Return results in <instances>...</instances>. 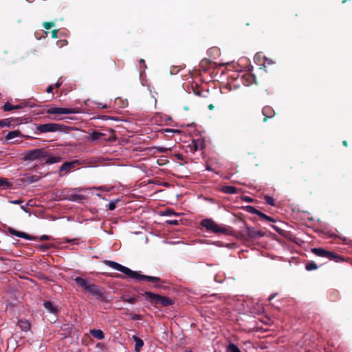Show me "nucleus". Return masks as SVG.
<instances>
[{
    "instance_id": "1",
    "label": "nucleus",
    "mask_w": 352,
    "mask_h": 352,
    "mask_svg": "<svg viewBox=\"0 0 352 352\" xmlns=\"http://www.w3.org/2000/svg\"><path fill=\"white\" fill-rule=\"evenodd\" d=\"M103 263L106 265H107L114 270H116L126 274L129 277H130L133 279H135L136 280L148 281V282L153 283H154L153 287L156 289L162 288L163 287L162 284L166 283V281L165 280H162L159 277L141 274L138 272L133 271L131 269H129L125 266H123L121 264H120L117 262H115V261H109V260H104Z\"/></svg>"
},
{
    "instance_id": "2",
    "label": "nucleus",
    "mask_w": 352,
    "mask_h": 352,
    "mask_svg": "<svg viewBox=\"0 0 352 352\" xmlns=\"http://www.w3.org/2000/svg\"><path fill=\"white\" fill-rule=\"evenodd\" d=\"M76 283L84 290L89 292L91 295L96 296L98 299L103 301L105 296L100 287L88 282L82 277L77 276L74 278Z\"/></svg>"
},
{
    "instance_id": "3",
    "label": "nucleus",
    "mask_w": 352,
    "mask_h": 352,
    "mask_svg": "<svg viewBox=\"0 0 352 352\" xmlns=\"http://www.w3.org/2000/svg\"><path fill=\"white\" fill-rule=\"evenodd\" d=\"M146 299L149 300L151 304L160 305L162 307H168L174 304L173 300L167 296H161L151 292H145L142 294Z\"/></svg>"
},
{
    "instance_id": "4",
    "label": "nucleus",
    "mask_w": 352,
    "mask_h": 352,
    "mask_svg": "<svg viewBox=\"0 0 352 352\" xmlns=\"http://www.w3.org/2000/svg\"><path fill=\"white\" fill-rule=\"evenodd\" d=\"M311 251L315 255L320 257L327 258L329 261H334L337 263L343 261L342 257L337 253L326 250L322 248H314Z\"/></svg>"
},
{
    "instance_id": "5",
    "label": "nucleus",
    "mask_w": 352,
    "mask_h": 352,
    "mask_svg": "<svg viewBox=\"0 0 352 352\" xmlns=\"http://www.w3.org/2000/svg\"><path fill=\"white\" fill-rule=\"evenodd\" d=\"M47 157V151L45 148H35L25 152L24 160H43Z\"/></svg>"
},
{
    "instance_id": "6",
    "label": "nucleus",
    "mask_w": 352,
    "mask_h": 352,
    "mask_svg": "<svg viewBox=\"0 0 352 352\" xmlns=\"http://www.w3.org/2000/svg\"><path fill=\"white\" fill-rule=\"evenodd\" d=\"M66 126L63 124L57 123H47L43 124H39L36 126V131L41 133H45L48 132H56L62 131Z\"/></svg>"
},
{
    "instance_id": "7",
    "label": "nucleus",
    "mask_w": 352,
    "mask_h": 352,
    "mask_svg": "<svg viewBox=\"0 0 352 352\" xmlns=\"http://www.w3.org/2000/svg\"><path fill=\"white\" fill-rule=\"evenodd\" d=\"M200 225L202 228H205L206 230L209 233L218 234L220 233V226H219L212 219H204L200 222Z\"/></svg>"
},
{
    "instance_id": "8",
    "label": "nucleus",
    "mask_w": 352,
    "mask_h": 352,
    "mask_svg": "<svg viewBox=\"0 0 352 352\" xmlns=\"http://www.w3.org/2000/svg\"><path fill=\"white\" fill-rule=\"evenodd\" d=\"M80 164H81L80 161L78 160H75L72 162H65L60 166L58 173L60 176H63L65 173H67L71 170L75 168L77 166Z\"/></svg>"
},
{
    "instance_id": "9",
    "label": "nucleus",
    "mask_w": 352,
    "mask_h": 352,
    "mask_svg": "<svg viewBox=\"0 0 352 352\" xmlns=\"http://www.w3.org/2000/svg\"><path fill=\"white\" fill-rule=\"evenodd\" d=\"M78 112V110L73 108L51 107L47 110L48 114H71Z\"/></svg>"
},
{
    "instance_id": "10",
    "label": "nucleus",
    "mask_w": 352,
    "mask_h": 352,
    "mask_svg": "<svg viewBox=\"0 0 352 352\" xmlns=\"http://www.w3.org/2000/svg\"><path fill=\"white\" fill-rule=\"evenodd\" d=\"M247 234L251 239H259L265 236V232L261 230H257L251 226H246Z\"/></svg>"
},
{
    "instance_id": "11",
    "label": "nucleus",
    "mask_w": 352,
    "mask_h": 352,
    "mask_svg": "<svg viewBox=\"0 0 352 352\" xmlns=\"http://www.w3.org/2000/svg\"><path fill=\"white\" fill-rule=\"evenodd\" d=\"M8 232L11 234H12L14 236H18V237H20V238H23V239H28V240H36L38 239L37 236L30 235V234H27L25 232H20V231L16 230H14L12 228H8Z\"/></svg>"
},
{
    "instance_id": "12",
    "label": "nucleus",
    "mask_w": 352,
    "mask_h": 352,
    "mask_svg": "<svg viewBox=\"0 0 352 352\" xmlns=\"http://www.w3.org/2000/svg\"><path fill=\"white\" fill-rule=\"evenodd\" d=\"M262 113L264 116L263 122H265L270 118H272L275 116V111L270 106H265L262 109Z\"/></svg>"
},
{
    "instance_id": "13",
    "label": "nucleus",
    "mask_w": 352,
    "mask_h": 352,
    "mask_svg": "<svg viewBox=\"0 0 352 352\" xmlns=\"http://www.w3.org/2000/svg\"><path fill=\"white\" fill-rule=\"evenodd\" d=\"M25 106H26V104H23V103L17 104V105H12L10 102H6L4 104L3 109L5 111H12L14 109H23Z\"/></svg>"
},
{
    "instance_id": "14",
    "label": "nucleus",
    "mask_w": 352,
    "mask_h": 352,
    "mask_svg": "<svg viewBox=\"0 0 352 352\" xmlns=\"http://www.w3.org/2000/svg\"><path fill=\"white\" fill-rule=\"evenodd\" d=\"M105 134L100 133L97 131H93L91 133H90V140L91 141H96L100 140H105Z\"/></svg>"
},
{
    "instance_id": "15",
    "label": "nucleus",
    "mask_w": 352,
    "mask_h": 352,
    "mask_svg": "<svg viewBox=\"0 0 352 352\" xmlns=\"http://www.w3.org/2000/svg\"><path fill=\"white\" fill-rule=\"evenodd\" d=\"M89 333L95 338L98 340H102L104 338V333L100 329H91Z\"/></svg>"
},
{
    "instance_id": "16",
    "label": "nucleus",
    "mask_w": 352,
    "mask_h": 352,
    "mask_svg": "<svg viewBox=\"0 0 352 352\" xmlns=\"http://www.w3.org/2000/svg\"><path fill=\"white\" fill-rule=\"evenodd\" d=\"M192 89L195 95L200 97H206V94H208V91H205L199 88L197 84L192 85Z\"/></svg>"
},
{
    "instance_id": "17",
    "label": "nucleus",
    "mask_w": 352,
    "mask_h": 352,
    "mask_svg": "<svg viewBox=\"0 0 352 352\" xmlns=\"http://www.w3.org/2000/svg\"><path fill=\"white\" fill-rule=\"evenodd\" d=\"M47 154H49L47 153ZM62 158L59 156H49L47 155V157L45 158V163L47 164H52L60 162L61 161Z\"/></svg>"
},
{
    "instance_id": "18",
    "label": "nucleus",
    "mask_w": 352,
    "mask_h": 352,
    "mask_svg": "<svg viewBox=\"0 0 352 352\" xmlns=\"http://www.w3.org/2000/svg\"><path fill=\"white\" fill-rule=\"evenodd\" d=\"M44 307L52 314H56L58 311L57 307H56L50 301H45L43 302Z\"/></svg>"
},
{
    "instance_id": "19",
    "label": "nucleus",
    "mask_w": 352,
    "mask_h": 352,
    "mask_svg": "<svg viewBox=\"0 0 352 352\" xmlns=\"http://www.w3.org/2000/svg\"><path fill=\"white\" fill-rule=\"evenodd\" d=\"M133 340H134V341L135 342V351L136 352H140V349L144 345V341L141 338H140L139 337H138L136 336H133Z\"/></svg>"
},
{
    "instance_id": "20",
    "label": "nucleus",
    "mask_w": 352,
    "mask_h": 352,
    "mask_svg": "<svg viewBox=\"0 0 352 352\" xmlns=\"http://www.w3.org/2000/svg\"><path fill=\"white\" fill-rule=\"evenodd\" d=\"M105 67L107 70L115 71L116 69V63L114 60L109 58L105 62Z\"/></svg>"
},
{
    "instance_id": "21",
    "label": "nucleus",
    "mask_w": 352,
    "mask_h": 352,
    "mask_svg": "<svg viewBox=\"0 0 352 352\" xmlns=\"http://www.w3.org/2000/svg\"><path fill=\"white\" fill-rule=\"evenodd\" d=\"M226 352H241V351L236 344L228 342V344L226 345Z\"/></svg>"
},
{
    "instance_id": "22",
    "label": "nucleus",
    "mask_w": 352,
    "mask_h": 352,
    "mask_svg": "<svg viewBox=\"0 0 352 352\" xmlns=\"http://www.w3.org/2000/svg\"><path fill=\"white\" fill-rule=\"evenodd\" d=\"M192 151H198L204 148V142L201 140H192Z\"/></svg>"
},
{
    "instance_id": "23",
    "label": "nucleus",
    "mask_w": 352,
    "mask_h": 352,
    "mask_svg": "<svg viewBox=\"0 0 352 352\" xmlns=\"http://www.w3.org/2000/svg\"><path fill=\"white\" fill-rule=\"evenodd\" d=\"M221 192L226 194H234L236 192V188L232 186H221Z\"/></svg>"
},
{
    "instance_id": "24",
    "label": "nucleus",
    "mask_w": 352,
    "mask_h": 352,
    "mask_svg": "<svg viewBox=\"0 0 352 352\" xmlns=\"http://www.w3.org/2000/svg\"><path fill=\"white\" fill-rule=\"evenodd\" d=\"M21 133L19 131H10L7 133V135H6V140H12L14 138H16V137H19V136H21Z\"/></svg>"
},
{
    "instance_id": "25",
    "label": "nucleus",
    "mask_w": 352,
    "mask_h": 352,
    "mask_svg": "<svg viewBox=\"0 0 352 352\" xmlns=\"http://www.w3.org/2000/svg\"><path fill=\"white\" fill-rule=\"evenodd\" d=\"M12 186V184L6 178L0 177V188L8 189Z\"/></svg>"
},
{
    "instance_id": "26",
    "label": "nucleus",
    "mask_w": 352,
    "mask_h": 352,
    "mask_svg": "<svg viewBox=\"0 0 352 352\" xmlns=\"http://www.w3.org/2000/svg\"><path fill=\"white\" fill-rule=\"evenodd\" d=\"M19 326L24 331H28L30 329V324L26 320H19Z\"/></svg>"
},
{
    "instance_id": "27",
    "label": "nucleus",
    "mask_w": 352,
    "mask_h": 352,
    "mask_svg": "<svg viewBox=\"0 0 352 352\" xmlns=\"http://www.w3.org/2000/svg\"><path fill=\"white\" fill-rule=\"evenodd\" d=\"M256 214L259 217L261 220L265 221L275 222V220L274 219H272L271 217L267 216V214L263 213L262 212H261L259 210L258 211Z\"/></svg>"
},
{
    "instance_id": "28",
    "label": "nucleus",
    "mask_w": 352,
    "mask_h": 352,
    "mask_svg": "<svg viewBox=\"0 0 352 352\" xmlns=\"http://www.w3.org/2000/svg\"><path fill=\"white\" fill-rule=\"evenodd\" d=\"M318 267V265L313 261L307 262L305 265V269L307 271L315 270H317Z\"/></svg>"
},
{
    "instance_id": "29",
    "label": "nucleus",
    "mask_w": 352,
    "mask_h": 352,
    "mask_svg": "<svg viewBox=\"0 0 352 352\" xmlns=\"http://www.w3.org/2000/svg\"><path fill=\"white\" fill-rule=\"evenodd\" d=\"M260 60H261V55L258 54H256L254 56V61L256 63H257V64L261 65V66H263L264 67H266V63H267V65H270L271 64V62L270 60H268L267 58H265V62L263 63H260Z\"/></svg>"
},
{
    "instance_id": "30",
    "label": "nucleus",
    "mask_w": 352,
    "mask_h": 352,
    "mask_svg": "<svg viewBox=\"0 0 352 352\" xmlns=\"http://www.w3.org/2000/svg\"><path fill=\"white\" fill-rule=\"evenodd\" d=\"M85 197L82 195L72 194L69 197V200L73 201H80L84 199Z\"/></svg>"
},
{
    "instance_id": "31",
    "label": "nucleus",
    "mask_w": 352,
    "mask_h": 352,
    "mask_svg": "<svg viewBox=\"0 0 352 352\" xmlns=\"http://www.w3.org/2000/svg\"><path fill=\"white\" fill-rule=\"evenodd\" d=\"M121 299L123 302H128V303H130V304H134L138 300V297H130V298H126L125 296H122L121 297Z\"/></svg>"
},
{
    "instance_id": "32",
    "label": "nucleus",
    "mask_w": 352,
    "mask_h": 352,
    "mask_svg": "<svg viewBox=\"0 0 352 352\" xmlns=\"http://www.w3.org/2000/svg\"><path fill=\"white\" fill-rule=\"evenodd\" d=\"M12 121V118L0 120V127L3 128V127L11 126Z\"/></svg>"
},
{
    "instance_id": "33",
    "label": "nucleus",
    "mask_w": 352,
    "mask_h": 352,
    "mask_svg": "<svg viewBox=\"0 0 352 352\" xmlns=\"http://www.w3.org/2000/svg\"><path fill=\"white\" fill-rule=\"evenodd\" d=\"M41 176L34 175L27 177V181L30 183L38 182L41 179Z\"/></svg>"
},
{
    "instance_id": "34",
    "label": "nucleus",
    "mask_w": 352,
    "mask_h": 352,
    "mask_svg": "<svg viewBox=\"0 0 352 352\" xmlns=\"http://www.w3.org/2000/svg\"><path fill=\"white\" fill-rule=\"evenodd\" d=\"M264 199H265L266 204H267L268 205H270L272 206H275V201L272 197L265 195L264 197Z\"/></svg>"
},
{
    "instance_id": "35",
    "label": "nucleus",
    "mask_w": 352,
    "mask_h": 352,
    "mask_svg": "<svg viewBox=\"0 0 352 352\" xmlns=\"http://www.w3.org/2000/svg\"><path fill=\"white\" fill-rule=\"evenodd\" d=\"M245 210L247 212H248L249 213L255 214H256L258 211V210H257L256 208H255L254 207H253L252 206H247L245 207Z\"/></svg>"
},
{
    "instance_id": "36",
    "label": "nucleus",
    "mask_w": 352,
    "mask_h": 352,
    "mask_svg": "<svg viewBox=\"0 0 352 352\" xmlns=\"http://www.w3.org/2000/svg\"><path fill=\"white\" fill-rule=\"evenodd\" d=\"M118 199L111 201L108 205V209L109 210H113L116 208V204L118 203Z\"/></svg>"
},
{
    "instance_id": "37",
    "label": "nucleus",
    "mask_w": 352,
    "mask_h": 352,
    "mask_svg": "<svg viewBox=\"0 0 352 352\" xmlns=\"http://www.w3.org/2000/svg\"><path fill=\"white\" fill-rule=\"evenodd\" d=\"M43 25L46 30H50L55 25V23L52 21L44 22Z\"/></svg>"
},
{
    "instance_id": "38",
    "label": "nucleus",
    "mask_w": 352,
    "mask_h": 352,
    "mask_svg": "<svg viewBox=\"0 0 352 352\" xmlns=\"http://www.w3.org/2000/svg\"><path fill=\"white\" fill-rule=\"evenodd\" d=\"M211 64V62L210 60H203L201 62V67L203 68V69L204 70H207V68L205 67V65L206 64Z\"/></svg>"
},
{
    "instance_id": "39",
    "label": "nucleus",
    "mask_w": 352,
    "mask_h": 352,
    "mask_svg": "<svg viewBox=\"0 0 352 352\" xmlns=\"http://www.w3.org/2000/svg\"><path fill=\"white\" fill-rule=\"evenodd\" d=\"M164 214V215H168V216L176 215V213L175 212H173V210H170V209L165 210Z\"/></svg>"
},
{
    "instance_id": "40",
    "label": "nucleus",
    "mask_w": 352,
    "mask_h": 352,
    "mask_svg": "<svg viewBox=\"0 0 352 352\" xmlns=\"http://www.w3.org/2000/svg\"><path fill=\"white\" fill-rule=\"evenodd\" d=\"M157 150L160 152V153H166L167 152L169 148H164V147H162V146H160V147H157Z\"/></svg>"
},
{
    "instance_id": "41",
    "label": "nucleus",
    "mask_w": 352,
    "mask_h": 352,
    "mask_svg": "<svg viewBox=\"0 0 352 352\" xmlns=\"http://www.w3.org/2000/svg\"><path fill=\"white\" fill-rule=\"evenodd\" d=\"M58 30H54L51 32L52 37L56 38L58 37Z\"/></svg>"
},
{
    "instance_id": "42",
    "label": "nucleus",
    "mask_w": 352,
    "mask_h": 352,
    "mask_svg": "<svg viewBox=\"0 0 352 352\" xmlns=\"http://www.w3.org/2000/svg\"><path fill=\"white\" fill-rule=\"evenodd\" d=\"M140 65L141 68H143V69H145L146 68L145 60L144 59H140Z\"/></svg>"
},
{
    "instance_id": "43",
    "label": "nucleus",
    "mask_w": 352,
    "mask_h": 352,
    "mask_svg": "<svg viewBox=\"0 0 352 352\" xmlns=\"http://www.w3.org/2000/svg\"><path fill=\"white\" fill-rule=\"evenodd\" d=\"M51 237L48 235H42L40 238H39V240L40 241H47V240H50Z\"/></svg>"
},
{
    "instance_id": "44",
    "label": "nucleus",
    "mask_w": 352,
    "mask_h": 352,
    "mask_svg": "<svg viewBox=\"0 0 352 352\" xmlns=\"http://www.w3.org/2000/svg\"><path fill=\"white\" fill-rule=\"evenodd\" d=\"M272 228H273L274 230H276L278 233H279V234H281V233H282L283 230H282V229H280V228H278V226H274V225H272Z\"/></svg>"
},
{
    "instance_id": "45",
    "label": "nucleus",
    "mask_w": 352,
    "mask_h": 352,
    "mask_svg": "<svg viewBox=\"0 0 352 352\" xmlns=\"http://www.w3.org/2000/svg\"><path fill=\"white\" fill-rule=\"evenodd\" d=\"M166 223L170 225H177L178 221L177 220H168V221H166Z\"/></svg>"
},
{
    "instance_id": "46",
    "label": "nucleus",
    "mask_w": 352,
    "mask_h": 352,
    "mask_svg": "<svg viewBox=\"0 0 352 352\" xmlns=\"http://www.w3.org/2000/svg\"><path fill=\"white\" fill-rule=\"evenodd\" d=\"M52 247L50 244H44L41 246V248L43 250H48Z\"/></svg>"
},
{
    "instance_id": "47",
    "label": "nucleus",
    "mask_w": 352,
    "mask_h": 352,
    "mask_svg": "<svg viewBox=\"0 0 352 352\" xmlns=\"http://www.w3.org/2000/svg\"><path fill=\"white\" fill-rule=\"evenodd\" d=\"M225 87L227 89H228L229 91H230L232 89L231 88V85L230 83H226V85H223V82H221V88L222 87Z\"/></svg>"
},
{
    "instance_id": "48",
    "label": "nucleus",
    "mask_w": 352,
    "mask_h": 352,
    "mask_svg": "<svg viewBox=\"0 0 352 352\" xmlns=\"http://www.w3.org/2000/svg\"><path fill=\"white\" fill-rule=\"evenodd\" d=\"M131 318L133 320H141L142 319V316L140 315L135 314L133 316H132Z\"/></svg>"
},
{
    "instance_id": "49",
    "label": "nucleus",
    "mask_w": 352,
    "mask_h": 352,
    "mask_svg": "<svg viewBox=\"0 0 352 352\" xmlns=\"http://www.w3.org/2000/svg\"><path fill=\"white\" fill-rule=\"evenodd\" d=\"M53 89H54L53 86L52 85H50V86L47 87L46 91L47 93H52Z\"/></svg>"
},
{
    "instance_id": "50",
    "label": "nucleus",
    "mask_w": 352,
    "mask_h": 352,
    "mask_svg": "<svg viewBox=\"0 0 352 352\" xmlns=\"http://www.w3.org/2000/svg\"><path fill=\"white\" fill-rule=\"evenodd\" d=\"M175 157H176L177 158V160H182H182H184V156H183L182 154H179V153L176 154V155H175Z\"/></svg>"
},
{
    "instance_id": "51",
    "label": "nucleus",
    "mask_w": 352,
    "mask_h": 352,
    "mask_svg": "<svg viewBox=\"0 0 352 352\" xmlns=\"http://www.w3.org/2000/svg\"><path fill=\"white\" fill-rule=\"evenodd\" d=\"M11 203H12L14 204H20L23 203V201L21 199H16V200L12 201Z\"/></svg>"
},
{
    "instance_id": "52",
    "label": "nucleus",
    "mask_w": 352,
    "mask_h": 352,
    "mask_svg": "<svg viewBox=\"0 0 352 352\" xmlns=\"http://www.w3.org/2000/svg\"><path fill=\"white\" fill-rule=\"evenodd\" d=\"M243 200L246 201L248 202H252V199L249 197H248V196L244 197H243Z\"/></svg>"
},
{
    "instance_id": "53",
    "label": "nucleus",
    "mask_w": 352,
    "mask_h": 352,
    "mask_svg": "<svg viewBox=\"0 0 352 352\" xmlns=\"http://www.w3.org/2000/svg\"><path fill=\"white\" fill-rule=\"evenodd\" d=\"M221 68L225 66L226 69H227V67L228 66H230V64L229 63H221Z\"/></svg>"
},
{
    "instance_id": "54",
    "label": "nucleus",
    "mask_w": 352,
    "mask_h": 352,
    "mask_svg": "<svg viewBox=\"0 0 352 352\" xmlns=\"http://www.w3.org/2000/svg\"><path fill=\"white\" fill-rule=\"evenodd\" d=\"M208 109H209L210 111H212V110H213V109H214V106L212 104H208Z\"/></svg>"
},
{
    "instance_id": "55",
    "label": "nucleus",
    "mask_w": 352,
    "mask_h": 352,
    "mask_svg": "<svg viewBox=\"0 0 352 352\" xmlns=\"http://www.w3.org/2000/svg\"><path fill=\"white\" fill-rule=\"evenodd\" d=\"M21 208L23 211H25V212H28V210H27V208H26V206H21Z\"/></svg>"
},
{
    "instance_id": "56",
    "label": "nucleus",
    "mask_w": 352,
    "mask_h": 352,
    "mask_svg": "<svg viewBox=\"0 0 352 352\" xmlns=\"http://www.w3.org/2000/svg\"><path fill=\"white\" fill-rule=\"evenodd\" d=\"M113 277H116V278H123L122 275L121 274H116V275L113 276Z\"/></svg>"
},
{
    "instance_id": "57",
    "label": "nucleus",
    "mask_w": 352,
    "mask_h": 352,
    "mask_svg": "<svg viewBox=\"0 0 352 352\" xmlns=\"http://www.w3.org/2000/svg\"><path fill=\"white\" fill-rule=\"evenodd\" d=\"M221 233H228L226 229L223 226H221Z\"/></svg>"
},
{
    "instance_id": "58",
    "label": "nucleus",
    "mask_w": 352,
    "mask_h": 352,
    "mask_svg": "<svg viewBox=\"0 0 352 352\" xmlns=\"http://www.w3.org/2000/svg\"><path fill=\"white\" fill-rule=\"evenodd\" d=\"M61 85H62V82L57 81V82L55 84V86H56V87L58 88V87H60Z\"/></svg>"
},
{
    "instance_id": "59",
    "label": "nucleus",
    "mask_w": 352,
    "mask_h": 352,
    "mask_svg": "<svg viewBox=\"0 0 352 352\" xmlns=\"http://www.w3.org/2000/svg\"><path fill=\"white\" fill-rule=\"evenodd\" d=\"M167 132H179V131H176V130H174V129H166V130Z\"/></svg>"
},
{
    "instance_id": "60",
    "label": "nucleus",
    "mask_w": 352,
    "mask_h": 352,
    "mask_svg": "<svg viewBox=\"0 0 352 352\" xmlns=\"http://www.w3.org/2000/svg\"><path fill=\"white\" fill-rule=\"evenodd\" d=\"M342 144L344 146H348V143H347V141L346 140H343L342 141Z\"/></svg>"
},
{
    "instance_id": "61",
    "label": "nucleus",
    "mask_w": 352,
    "mask_h": 352,
    "mask_svg": "<svg viewBox=\"0 0 352 352\" xmlns=\"http://www.w3.org/2000/svg\"><path fill=\"white\" fill-rule=\"evenodd\" d=\"M60 42L62 43V45H65V44H67V40H63V41H60Z\"/></svg>"
},
{
    "instance_id": "62",
    "label": "nucleus",
    "mask_w": 352,
    "mask_h": 352,
    "mask_svg": "<svg viewBox=\"0 0 352 352\" xmlns=\"http://www.w3.org/2000/svg\"><path fill=\"white\" fill-rule=\"evenodd\" d=\"M224 75V71L221 69V76Z\"/></svg>"
},
{
    "instance_id": "63",
    "label": "nucleus",
    "mask_w": 352,
    "mask_h": 352,
    "mask_svg": "<svg viewBox=\"0 0 352 352\" xmlns=\"http://www.w3.org/2000/svg\"><path fill=\"white\" fill-rule=\"evenodd\" d=\"M272 298H273V296H270L269 299L272 300Z\"/></svg>"
}]
</instances>
